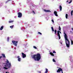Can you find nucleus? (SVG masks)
<instances>
[{
  "label": "nucleus",
  "mask_w": 73,
  "mask_h": 73,
  "mask_svg": "<svg viewBox=\"0 0 73 73\" xmlns=\"http://www.w3.org/2000/svg\"><path fill=\"white\" fill-rule=\"evenodd\" d=\"M59 8L60 11H62V6H61V5H60L59 7Z\"/></svg>",
  "instance_id": "nucleus-13"
},
{
  "label": "nucleus",
  "mask_w": 73,
  "mask_h": 73,
  "mask_svg": "<svg viewBox=\"0 0 73 73\" xmlns=\"http://www.w3.org/2000/svg\"><path fill=\"white\" fill-rule=\"evenodd\" d=\"M50 54L51 56H54V54H53L52 52H50Z\"/></svg>",
  "instance_id": "nucleus-12"
},
{
  "label": "nucleus",
  "mask_w": 73,
  "mask_h": 73,
  "mask_svg": "<svg viewBox=\"0 0 73 73\" xmlns=\"http://www.w3.org/2000/svg\"><path fill=\"white\" fill-rule=\"evenodd\" d=\"M11 1V0H7V2H6V3H7V2H8V1Z\"/></svg>",
  "instance_id": "nucleus-28"
},
{
  "label": "nucleus",
  "mask_w": 73,
  "mask_h": 73,
  "mask_svg": "<svg viewBox=\"0 0 73 73\" xmlns=\"http://www.w3.org/2000/svg\"><path fill=\"white\" fill-rule=\"evenodd\" d=\"M58 29H59V31H61V28L60 26H59Z\"/></svg>",
  "instance_id": "nucleus-22"
},
{
  "label": "nucleus",
  "mask_w": 73,
  "mask_h": 73,
  "mask_svg": "<svg viewBox=\"0 0 73 73\" xmlns=\"http://www.w3.org/2000/svg\"><path fill=\"white\" fill-rule=\"evenodd\" d=\"M57 34H58V35H60V33H59V31H57Z\"/></svg>",
  "instance_id": "nucleus-23"
},
{
  "label": "nucleus",
  "mask_w": 73,
  "mask_h": 73,
  "mask_svg": "<svg viewBox=\"0 0 73 73\" xmlns=\"http://www.w3.org/2000/svg\"><path fill=\"white\" fill-rule=\"evenodd\" d=\"M39 73H41V72L40 71H39V72H38Z\"/></svg>",
  "instance_id": "nucleus-36"
},
{
  "label": "nucleus",
  "mask_w": 73,
  "mask_h": 73,
  "mask_svg": "<svg viewBox=\"0 0 73 73\" xmlns=\"http://www.w3.org/2000/svg\"><path fill=\"white\" fill-rule=\"evenodd\" d=\"M48 70L47 69H46V71L45 72V73H48Z\"/></svg>",
  "instance_id": "nucleus-20"
},
{
  "label": "nucleus",
  "mask_w": 73,
  "mask_h": 73,
  "mask_svg": "<svg viewBox=\"0 0 73 73\" xmlns=\"http://www.w3.org/2000/svg\"><path fill=\"white\" fill-rule=\"evenodd\" d=\"M71 45H72L73 44V41L72 40H71Z\"/></svg>",
  "instance_id": "nucleus-25"
},
{
  "label": "nucleus",
  "mask_w": 73,
  "mask_h": 73,
  "mask_svg": "<svg viewBox=\"0 0 73 73\" xmlns=\"http://www.w3.org/2000/svg\"><path fill=\"white\" fill-rule=\"evenodd\" d=\"M44 11L46 12H50V11L49 10H46L45 9L44 10Z\"/></svg>",
  "instance_id": "nucleus-10"
},
{
  "label": "nucleus",
  "mask_w": 73,
  "mask_h": 73,
  "mask_svg": "<svg viewBox=\"0 0 73 73\" xmlns=\"http://www.w3.org/2000/svg\"><path fill=\"white\" fill-rule=\"evenodd\" d=\"M58 36H60V34H59V35H58Z\"/></svg>",
  "instance_id": "nucleus-39"
},
{
  "label": "nucleus",
  "mask_w": 73,
  "mask_h": 73,
  "mask_svg": "<svg viewBox=\"0 0 73 73\" xmlns=\"http://www.w3.org/2000/svg\"><path fill=\"white\" fill-rule=\"evenodd\" d=\"M22 55L23 58H24L25 57H26V54H24V53L23 52L22 53Z\"/></svg>",
  "instance_id": "nucleus-7"
},
{
  "label": "nucleus",
  "mask_w": 73,
  "mask_h": 73,
  "mask_svg": "<svg viewBox=\"0 0 73 73\" xmlns=\"http://www.w3.org/2000/svg\"><path fill=\"white\" fill-rule=\"evenodd\" d=\"M8 68H7L6 67H3L4 69H6V70H7V69H8V68L9 69V68H8V67H7Z\"/></svg>",
  "instance_id": "nucleus-16"
},
{
  "label": "nucleus",
  "mask_w": 73,
  "mask_h": 73,
  "mask_svg": "<svg viewBox=\"0 0 73 73\" xmlns=\"http://www.w3.org/2000/svg\"><path fill=\"white\" fill-rule=\"evenodd\" d=\"M7 61L6 62V65H4L5 67H7L8 68H10L11 66V63H9V62L8 60H7Z\"/></svg>",
  "instance_id": "nucleus-3"
},
{
  "label": "nucleus",
  "mask_w": 73,
  "mask_h": 73,
  "mask_svg": "<svg viewBox=\"0 0 73 73\" xmlns=\"http://www.w3.org/2000/svg\"><path fill=\"white\" fill-rule=\"evenodd\" d=\"M4 28V26H2V27H1V28H0V30H3V29Z\"/></svg>",
  "instance_id": "nucleus-15"
},
{
  "label": "nucleus",
  "mask_w": 73,
  "mask_h": 73,
  "mask_svg": "<svg viewBox=\"0 0 73 73\" xmlns=\"http://www.w3.org/2000/svg\"><path fill=\"white\" fill-rule=\"evenodd\" d=\"M54 15H55L56 16H58V15H57V13L56 11H55L54 12Z\"/></svg>",
  "instance_id": "nucleus-8"
},
{
  "label": "nucleus",
  "mask_w": 73,
  "mask_h": 73,
  "mask_svg": "<svg viewBox=\"0 0 73 73\" xmlns=\"http://www.w3.org/2000/svg\"><path fill=\"white\" fill-rule=\"evenodd\" d=\"M41 54H35L33 56L32 58L34 59L35 61H39L41 58Z\"/></svg>",
  "instance_id": "nucleus-1"
},
{
  "label": "nucleus",
  "mask_w": 73,
  "mask_h": 73,
  "mask_svg": "<svg viewBox=\"0 0 73 73\" xmlns=\"http://www.w3.org/2000/svg\"><path fill=\"white\" fill-rule=\"evenodd\" d=\"M33 13L34 14H35V11H33Z\"/></svg>",
  "instance_id": "nucleus-32"
},
{
  "label": "nucleus",
  "mask_w": 73,
  "mask_h": 73,
  "mask_svg": "<svg viewBox=\"0 0 73 73\" xmlns=\"http://www.w3.org/2000/svg\"><path fill=\"white\" fill-rule=\"evenodd\" d=\"M38 34H40V35H42V34L41 33L38 32Z\"/></svg>",
  "instance_id": "nucleus-29"
},
{
  "label": "nucleus",
  "mask_w": 73,
  "mask_h": 73,
  "mask_svg": "<svg viewBox=\"0 0 73 73\" xmlns=\"http://www.w3.org/2000/svg\"><path fill=\"white\" fill-rule=\"evenodd\" d=\"M3 57V58H5L6 57H5V54H2Z\"/></svg>",
  "instance_id": "nucleus-11"
},
{
  "label": "nucleus",
  "mask_w": 73,
  "mask_h": 73,
  "mask_svg": "<svg viewBox=\"0 0 73 73\" xmlns=\"http://www.w3.org/2000/svg\"><path fill=\"white\" fill-rule=\"evenodd\" d=\"M61 44H62V43L61 42Z\"/></svg>",
  "instance_id": "nucleus-42"
},
{
  "label": "nucleus",
  "mask_w": 73,
  "mask_h": 73,
  "mask_svg": "<svg viewBox=\"0 0 73 73\" xmlns=\"http://www.w3.org/2000/svg\"><path fill=\"white\" fill-rule=\"evenodd\" d=\"M72 3V1H70V2H69V4H70V3Z\"/></svg>",
  "instance_id": "nucleus-34"
},
{
  "label": "nucleus",
  "mask_w": 73,
  "mask_h": 73,
  "mask_svg": "<svg viewBox=\"0 0 73 73\" xmlns=\"http://www.w3.org/2000/svg\"><path fill=\"white\" fill-rule=\"evenodd\" d=\"M64 38L66 40V46L67 48H69L70 47V42L69 40L68 39V36L66 34L64 35Z\"/></svg>",
  "instance_id": "nucleus-2"
},
{
  "label": "nucleus",
  "mask_w": 73,
  "mask_h": 73,
  "mask_svg": "<svg viewBox=\"0 0 73 73\" xmlns=\"http://www.w3.org/2000/svg\"><path fill=\"white\" fill-rule=\"evenodd\" d=\"M54 32L55 35H56V33H57V30L56 29L54 30Z\"/></svg>",
  "instance_id": "nucleus-14"
},
{
  "label": "nucleus",
  "mask_w": 73,
  "mask_h": 73,
  "mask_svg": "<svg viewBox=\"0 0 73 73\" xmlns=\"http://www.w3.org/2000/svg\"><path fill=\"white\" fill-rule=\"evenodd\" d=\"M1 58H2V56H0V59Z\"/></svg>",
  "instance_id": "nucleus-37"
},
{
  "label": "nucleus",
  "mask_w": 73,
  "mask_h": 73,
  "mask_svg": "<svg viewBox=\"0 0 73 73\" xmlns=\"http://www.w3.org/2000/svg\"><path fill=\"white\" fill-rule=\"evenodd\" d=\"M17 58H18V61H21V58H20V56H17Z\"/></svg>",
  "instance_id": "nucleus-9"
},
{
  "label": "nucleus",
  "mask_w": 73,
  "mask_h": 73,
  "mask_svg": "<svg viewBox=\"0 0 73 73\" xmlns=\"http://www.w3.org/2000/svg\"><path fill=\"white\" fill-rule=\"evenodd\" d=\"M53 53H56V52H55L54 51H53Z\"/></svg>",
  "instance_id": "nucleus-31"
},
{
  "label": "nucleus",
  "mask_w": 73,
  "mask_h": 73,
  "mask_svg": "<svg viewBox=\"0 0 73 73\" xmlns=\"http://www.w3.org/2000/svg\"><path fill=\"white\" fill-rule=\"evenodd\" d=\"M33 48H34V49H37V47H36L35 46H33Z\"/></svg>",
  "instance_id": "nucleus-27"
},
{
  "label": "nucleus",
  "mask_w": 73,
  "mask_h": 73,
  "mask_svg": "<svg viewBox=\"0 0 73 73\" xmlns=\"http://www.w3.org/2000/svg\"><path fill=\"white\" fill-rule=\"evenodd\" d=\"M51 29L53 32L54 31V28H53V27H51Z\"/></svg>",
  "instance_id": "nucleus-17"
},
{
  "label": "nucleus",
  "mask_w": 73,
  "mask_h": 73,
  "mask_svg": "<svg viewBox=\"0 0 73 73\" xmlns=\"http://www.w3.org/2000/svg\"><path fill=\"white\" fill-rule=\"evenodd\" d=\"M73 11L72 10L71 12V16H72L73 15Z\"/></svg>",
  "instance_id": "nucleus-24"
},
{
  "label": "nucleus",
  "mask_w": 73,
  "mask_h": 73,
  "mask_svg": "<svg viewBox=\"0 0 73 73\" xmlns=\"http://www.w3.org/2000/svg\"><path fill=\"white\" fill-rule=\"evenodd\" d=\"M9 37H8L7 38V41H9Z\"/></svg>",
  "instance_id": "nucleus-30"
},
{
  "label": "nucleus",
  "mask_w": 73,
  "mask_h": 73,
  "mask_svg": "<svg viewBox=\"0 0 73 73\" xmlns=\"http://www.w3.org/2000/svg\"><path fill=\"white\" fill-rule=\"evenodd\" d=\"M0 70H1V68H0Z\"/></svg>",
  "instance_id": "nucleus-43"
},
{
  "label": "nucleus",
  "mask_w": 73,
  "mask_h": 73,
  "mask_svg": "<svg viewBox=\"0 0 73 73\" xmlns=\"http://www.w3.org/2000/svg\"><path fill=\"white\" fill-rule=\"evenodd\" d=\"M64 35H65V34H66V33H65L64 32Z\"/></svg>",
  "instance_id": "nucleus-40"
},
{
  "label": "nucleus",
  "mask_w": 73,
  "mask_h": 73,
  "mask_svg": "<svg viewBox=\"0 0 73 73\" xmlns=\"http://www.w3.org/2000/svg\"><path fill=\"white\" fill-rule=\"evenodd\" d=\"M68 2V1H67V2Z\"/></svg>",
  "instance_id": "nucleus-41"
},
{
  "label": "nucleus",
  "mask_w": 73,
  "mask_h": 73,
  "mask_svg": "<svg viewBox=\"0 0 73 73\" xmlns=\"http://www.w3.org/2000/svg\"><path fill=\"white\" fill-rule=\"evenodd\" d=\"M57 73H60V72H62V73H63V72L62 71V69H61V68H59V69L57 71Z\"/></svg>",
  "instance_id": "nucleus-5"
},
{
  "label": "nucleus",
  "mask_w": 73,
  "mask_h": 73,
  "mask_svg": "<svg viewBox=\"0 0 73 73\" xmlns=\"http://www.w3.org/2000/svg\"><path fill=\"white\" fill-rule=\"evenodd\" d=\"M53 62H56V60H55V59H53Z\"/></svg>",
  "instance_id": "nucleus-26"
},
{
  "label": "nucleus",
  "mask_w": 73,
  "mask_h": 73,
  "mask_svg": "<svg viewBox=\"0 0 73 73\" xmlns=\"http://www.w3.org/2000/svg\"><path fill=\"white\" fill-rule=\"evenodd\" d=\"M13 21H9V23H13Z\"/></svg>",
  "instance_id": "nucleus-19"
},
{
  "label": "nucleus",
  "mask_w": 73,
  "mask_h": 73,
  "mask_svg": "<svg viewBox=\"0 0 73 73\" xmlns=\"http://www.w3.org/2000/svg\"><path fill=\"white\" fill-rule=\"evenodd\" d=\"M13 25H12L11 26H10V27L11 28V29H12L13 28Z\"/></svg>",
  "instance_id": "nucleus-21"
},
{
  "label": "nucleus",
  "mask_w": 73,
  "mask_h": 73,
  "mask_svg": "<svg viewBox=\"0 0 73 73\" xmlns=\"http://www.w3.org/2000/svg\"><path fill=\"white\" fill-rule=\"evenodd\" d=\"M12 42L13 44H14V45H15L16 46H17V43H18V41L13 40L12 41Z\"/></svg>",
  "instance_id": "nucleus-4"
},
{
  "label": "nucleus",
  "mask_w": 73,
  "mask_h": 73,
  "mask_svg": "<svg viewBox=\"0 0 73 73\" xmlns=\"http://www.w3.org/2000/svg\"><path fill=\"white\" fill-rule=\"evenodd\" d=\"M52 22L53 23H54V20H53L52 19Z\"/></svg>",
  "instance_id": "nucleus-35"
},
{
  "label": "nucleus",
  "mask_w": 73,
  "mask_h": 73,
  "mask_svg": "<svg viewBox=\"0 0 73 73\" xmlns=\"http://www.w3.org/2000/svg\"><path fill=\"white\" fill-rule=\"evenodd\" d=\"M68 14H66V19H68Z\"/></svg>",
  "instance_id": "nucleus-18"
},
{
  "label": "nucleus",
  "mask_w": 73,
  "mask_h": 73,
  "mask_svg": "<svg viewBox=\"0 0 73 73\" xmlns=\"http://www.w3.org/2000/svg\"><path fill=\"white\" fill-rule=\"evenodd\" d=\"M18 17H19V18H20V17H22V13L20 12H19L18 13Z\"/></svg>",
  "instance_id": "nucleus-6"
},
{
  "label": "nucleus",
  "mask_w": 73,
  "mask_h": 73,
  "mask_svg": "<svg viewBox=\"0 0 73 73\" xmlns=\"http://www.w3.org/2000/svg\"><path fill=\"white\" fill-rule=\"evenodd\" d=\"M61 33V32H60V31H59V33Z\"/></svg>",
  "instance_id": "nucleus-38"
},
{
  "label": "nucleus",
  "mask_w": 73,
  "mask_h": 73,
  "mask_svg": "<svg viewBox=\"0 0 73 73\" xmlns=\"http://www.w3.org/2000/svg\"><path fill=\"white\" fill-rule=\"evenodd\" d=\"M58 36L59 37V39H60V38H61V36H60V35L59 36Z\"/></svg>",
  "instance_id": "nucleus-33"
}]
</instances>
